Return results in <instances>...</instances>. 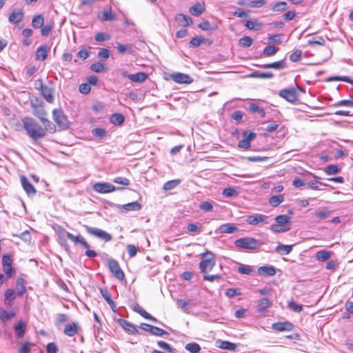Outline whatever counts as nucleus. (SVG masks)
Returning <instances> with one entry per match:
<instances>
[{"label": "nucleus", "mask_w": 353, "mask_h": 353, "mask_svg": "<svg viewBox=\"0 0 353 353\" xmlns=\"http://www.w3.org/2000/svg\"><path fill=\"white\" fill-rule=\"evenodd\" d=\"M175 21L178 23V24L181 26L185 27L189 25L192 24L193 20L192 19L183 14H178L175 16Z\"/></svg>", "instance_id": "6ab92c4d"}, {"label": "nucleus", "mask_w": 353, "mask_h": 353, "mask_svg": "<svg viewBox=\"0 0 353 353\" xmlns=\"http://www.w3.org/2000/svg\"><path fill=\"white\" fill-rule=\"evenodd\" d=\"M278 50L279 48L274 46H268L263 49V53L265 57H270L274 54Z\"/></svg>", "instance_id": "864d4df0"}, {"label": "nucleus", "mask_w": 353, "mask_h": 353, "mask_svg": "<svg viewBox=\"0 0 353 353\" xmlns=\"http://www.w3.org/2000/svg\"><path fill=\"white\" fill-rule=\"evenodd\" d=\"M23 128L27 134L34 141H37L39 139L46 137V133L43 127L39 124L34 119L31 117H24L22 119Z\"/></svg>", "instance_id": "f257e3e1"}, {"label": "nucleus", "mask_w": 353, "mask_h": 353, "mask_svg": "<svg viewBox=\"0 0 353 353\" xmlns=\"http://www.w3.org/2000/svg\"><path fill=\"white\" fill-rule=\"evenodd\" d=\"M108 264L110 271L116 279L121 281L125 280V274L116 260L110 259L108 260Z\"/></svg>", "instance_id": "0eeeda50"}, {"label": "nucleus", "mask_w": 353, "mask_h": 353, "mask_svg": "<svg viewBox=\"0 0 353 353\" xmlns=\"http://www.w3.org/2000/svg\"><path fill=\"white\" fill-rule=\"evenodd\" d=\"M262 243L253 237L246 236L236 239L234 245L242 250H255L259 249Z\"/></svg>", "instance_id": "f03ea898"}, {"label": "nucleus", "mask_w": 353, "mask_h": 353, "mask_svg": "<svg viewBox=\"0 0 353 353\" xmlns=\"http://www.w3.org/2000/svg\"><path fill=\"white\" fill-rule=\"evenodd\" d=\"M123 208L125 211H138L141 208V205L137 201H134L123 205Z\"/></svg>", "instance_id": "72a5a7b5"}, {"label": "nucleus", "mask_w": 353, "mask_h": 353, "mask_svg": "<svg viewBox=\"0 0 353 353\" xmlns=\"http://www.w3.org/2000/svg\"><path fill=\"white\" fill-rule=\"evenodd\" d=\"M118 51L119 53L124 54V53H128V54H132L133 49L132 45H123V44H118L117 47Z\"/></svg>", "instance_id": "de8ad7c7"}, {"label": "nucleus", "mask_w": 353, "mask_h": 353, "mask_svg": "<svg viewBox=\"0 0 353 353\" xmlns=\"http://www.w3.org/2000/svg\"><path fill=\"white\" fill-rule=\"evenodd\" d=\"M331 252L327 250H320L316 252V258L318 261H325L330 259Z\"/></svg>", "instance_id": "58836bf2"}, {"label": "nucleus", "mask_w": 353, "mask_h": 353, "mask_svg": "<svg viewBox=\"0 0 353 353\" xmlns=\"http://www.w3.org/2000/svg\"><path fill=\"white\" fill-rule=\"evenodd\" d=\"M80 330V327L77 322L65 325L63 333L68 336H73L77 334Z\"/></svg>", "instance_id": "f3484780"}, {"label": "nucleus", "mask_w": 353, "mask_h": 353, "mask_svg": "<svg viewBox=\"0 0 353 353\" xmlns=\"http://www.w3.org/2000/svg\"><path fill=\"white\" fill-rule=\"evenodd\" d=\"M250 77L252 78H260V79H272L274 77V74L270 72H261L258 71H254L250 75Z\"/></svg>", "instance_id": "473e14b6"}, {"label": "nucleus", "mask_w": 353, "mask_h": 353, "mask_svg": "<svg viewBox=\"0 0 353 353\" xmlns=\"http://www.w3.org/2000/svg\"><path fill=\"white\" fill-rule=\"evenodd\" d=\"M252 43V39L248 36H244L242 38H241L239 41V45L242 48H248L251 46Z\"/></svg>", "instance_id": "a18cd8bd"}, {"label": "nucleus", "mask_w": 353, "mask_h": 353, "mask_svg": "<svg viewBox=\"0 0 353 353\" xmlns=\"http://www.w3.org/2000/svg\"><path fill=\"white\" fill-rule=\"evenodd\" d=\"M337 81H342L344 82L349 83L351 85H353V79H352L350 77H346V76H333V77H329L327 80V81H328V82Z\"/></svg>", "instance_id": "e433bc0d"}, {"label": "nucleus", "mask_w": 353, "mask_h": 353, "mask_svg": "<svg viewBox=\"0 0 353 353\" xmlns=\"http://www.w3.org/2000/svg\"><path fill=\"white\" fill-rule=\"evenodd\" d=\"M266 0H255L251 1L248 3V6L251 8H261L266 4Z\"/></svg>", "instance_id": "680f3d73"}, {"label": "nucleus", "mask_w": 353, "mask_h": 353, "mask_svg": "<svg viewBox=\"0 0 353 353\" xmlns=\"http://www.w3.org/2000/svg\"><path fill=\"white\" fill-rule=\"evenodd\" d=\"M26 329V323L23 321H19L14 327L16 336L19 339L22 338L24 336Z\"/></svg>", "instance_id": "5701e85b"}, {"label": "nucleus", "mask_w": 353, "mask_h": 353, "mask_svg": "<svg viewBox=\"0 0 353 353\" xmlns=\"http://www.w3.org/2000/svg\"><path fill=\"white\" fill-rule=\"evenodd\" d=\"M252 271V268L248 265H241L238 268V272L242 274L249 275L251 274Z\"/></svg>", "instance_id": "052dcab7"}, {"label": "nucleus", "mask_w": 353, "mask_h": 353, "mask_svg": "<svg viewBox=\"0 0 353 353\" xmlns=\"http://www.w3.org/2000/svg\"><path fill=\"white\" fill-rule=\"evenodd\" d=\"M140 328L145 332L150 333L152 335L157 336H162L165 334H168V332L165 331L164 330L145 323H142L140 325Z\"/></svg>", "instance_id": "1a4fd4ad"}, {"label": "nucleus", "mask_w": 353, "mask_h": 353, "mask_svg": "<svg viewBox=\"0 0 353 353\" xmlns=\"http://www.w3.org/2000/svg\"><path fill=\"white\" fill-rule=\"evenodd\" d=\"M157 345L170 353H174L175 352V349L172 347H171L168 343L163 341H157Z\"/></svg>", "instance_id": "603ef678"}, {"label": "nucleus", "mask_w": 353, "mask_h": 353, "mask_svg": "<svg viewBox=\"0 0 353 353\" xmlns=\"http://www.w3.org/2000/svg\"><path fill=\"white\" fill-rule=\"evenodd\" d=\"M90 69L94 72H105L107 71V68L101 62H95L90 66Z\"/></svg>", "instance_id": "79ce46f5"}, {"label": "nucleus", "mask_w": 353, "mask_h": 353, "mask_svg": "<svg viewBox=\"0 0 353 353\" xmlns=\"http://www.w3.org/2000/svg\"><path fill=\"white\" fill-rule=\"evenodd\" d=\"M180 183H181V180L180 179L171 180V181H167L163 185V188L165 191L171 190L174 189L178 185L180 184Z\"/></svg>", "instance_id": "37998d69"}, {"label": "nucleus", "mask_w": 353, "mask_h": 353, "mask_svg": "<svg viewBox=\"0 0 353 353\" xmlns=\"http://www.w3.org/2000/svg\"><path fill=\"white\" fill-rule=\"evenodd\" d=\"M302 56V51L301 50H296L290 56V59L292 62H298L301 60Z\"/></svg>", "instance_id": "13d9d810"}, {"label": "nucleus", "mask_w": 353, "mask_h": 353, "mask_svg": "<svg viewBox=\"0 0 353 353\" xmlns=\"http://www.w3.org/2000/svg\"><path fill=\"white\" fill-rule=\"evenodd\" d=\"M185 348L190 353H199L201 350L200 345L195 342L187 343L185 346Z\"/></svg>", "instance_id": "a19ab883"}, {"label": "nucleus", "mask_w": 353, "mask_h": 353, "mask_svg": "<svg viewBox=\"0 0 353 353\" xmlns=\"http://www.w3.org/2000/svg\"><path fill=\"white\" fill-rule=\"evenodd\" d=\"M93 190L101 194L110 193L116 190V188L109 183H96L93 185Z\"/></svg>", "instance_id": "9b49d317"}, {"label": "nucleus", "mask_w": 353, "mask_h": 353, "mask_svg": "<svg viewBox=\"0 0 353 353\" xmlns=\"http://www.w3.org/2000/svg\"><path fill=\"white\" fill-rule=\"evenodd\" d=\"M284 201V196L281 194L274 195L269 199V203L273 207H277Z\"/></svg>", "instance_id": "f704fd0d"}, {"label": "nucleus", "mask_w": 353, "mask_h": 353, "mask_svg": "<svg viewBox=\"0 0 353 353\" xmlns=\"http://www.w3.org/2000/svg\"><path fill=\"white\" fill-rule=\"evenodd\" d=\"M125 119L123 114L114 113L110 117V121L114 125H121L123 123Z\"/></svg>", "instance_id": "ea45409f"}, {"label": "nucleus", "mask_w": 353, "mask_h": 353, "mask_svg": "<svg viewBox=\"0 0 353 353\" xmlns=\"http://www.w3.org/2000/svg\"><path fill=\"white\" fill-rule=\"evenodd\" d=\"M16 315L15 312H8L6 310L3 309H0V319L2 321H9L10 319L14 317Z\"/></svg>", "instance_id": "c03bdc74"}, {"label": "nucleus", "mask_w": 353, "mask_h": 353, "mask_svg": "<svg viewBox=\"0 0 353 353\" xmlns=\"http://www.w3.org/2000/svg\"><path fill=\"white\" fill-rule=\"evenodd\" d=\"M92 134L94 137L101 139L106 135V131L103 128H97L92 130Z\"/></svg>", "instance_id": "bf43d9fd"}, {"label": "nucleus", "mask_w": 353, "mask_h": 353, "mask_svg": "<svg viewBox=\"0 0 353 353\" xmlns=\"http://www.w3.org/2000/svg\"><path fill=\"white\" fill-rule=\"evenodd\" d=\"M199 208L205 212H210L213 209V205L209 201H204L201 203Z\"/></svg>", "instance_id": "69168bd1"}, {"label": "nucleus", "mask_w": 353, "mask_h": 353, "mask_svg": "<svg viewBox=\"0 0 353 353\" xmlns=\"http://www.w3.org/2000/svg\"><path fill=\"white\" fill-rule=\"evenodd\" d=\"M334 107H339V106H348V107H353V101L351 100H341L334 104L332 105Z\"/></svg>", "instance_id": "e2e57ef3"}, {"label": "nucleus", "mask_w": 353, "mask_h": 353, "mask_svg": "<svg viewBox=\"0 0 353 353\" xmlns=\"http://www.w3.org/2000/svg\"><path fill=\"white\" fill-rule=\"evenodd\" d=\"M239 230V228L232 223H225L221 225L218 228L219 233L232 234Z\"/></svg>", "instance_id": "412c9836"}, {"label": "nucleus", "mask_w": 353, "mask_h": 353, "mask_svg": "<svg viewBox=\"0 0 353 353\" xmlns=\"http://www.w3.org/2000/svg\"><path fill=\"white\" fill-rule=\"evenodd\" d=\"M263 67L267 69L273 68L279 70L285 68L286 67V63L285 59H283L279 61L265 64L263 65Z\"/></svg>", "instance_id": "a878e982"}, {"label": "nucleus", "mask_w": 353, "mask_h": 353, "mask_svg": "<svg viewBox=\"0 0 353 353\" xmlns=\"http://www.w3.org/2000/svg\"><path fill=\"white\" fill-rule=\"evenodd\" d=\"M12 260L8 254L3 255L2 258V265L4 272L8 278H11L15 274L12 267Z\"/></svg>", "instance_id": "9d476101"}, {"label": "nucleus", "mask_w": 353, "mask_h": 353, "mask_svg": "<svg viewBox=\"0 0 353 353\" xmlns=\"http://www.w3.org/2000/svg\"><path fill=\"white\" fill-rule=\"evenodd\" d=\"M292 250V245L279 244L276 248V252L281 254H288Z\"/></svg>", "instance_id": "c9c22d12"}, {"label": "nucleus", "mask_w": 353, "mask_h": 353, "mask_svg": "<svg viewBox=\"0 0 353 353\" xmlns=\"http://www.w3.org/2000/svg\"><path fill=\"white\" fill-rule=\"evenodd\" d=\"M279 95L290 103H295L298 101V97L295 88H290L281 90Z\"/></svg>", "instance_id": "6e6552de"}, {"label": "nucleus", "mask_w": 353, "mask_h": 353, "mask_svg": "<svg viewBox=\"0 0 353 353\" xmlns=\"http://www.w3.org/2000/svg\"><path fill=\"white\" fill-rule=\"evenodd\" d=\"M4 303L8 306L12 305V301L15 299L14 292L12 289H8L5 292Z\"/></svg>", "instance_id": "c756f323"}, {"label": "nucleus", "mask_w": 353, "mask_h": 353, "mask_svg": "<svg viewBox=\"0 0 353 353\" xmlns=\"http://www.w3.org/2000/svg\"><path fill=\"white\" fill-rule=\"evenodd\" d=\"M98 57L103 59L106 60L110 57L109 50L106 48H101L98 52Z\"/></svg>", "instance_id": "774afa93"}, {"label": "nucleus", "mask_w": 353, "mask_h": 353, "mask_svg": "<svg viewBox=\"0 0 353 353\" xmlns=\"http://www.w3.org/2000/svg\"><path fill=\"white\" fill-rule=\"evenodd\" d=\"M203 40V38L201 37H194L190 40V46L194 48L198 47L201 44Z\"/></svg>", "instance_id": "338daca9"}, {"label": "nucleus", "mask_w": 353, "mask_h": 353, "mask_svg": "<svg viewBox=\"0 0 353 353\" xmlns=\"http://www.w3.org/2000/svg\"><path fill=\"white\" fill-rule=\"evenodd\" d=\"M272 329L277 332L291 331L293 329V325L288 321L278 322L272 324Z\"/></svg>", "instance_id": "a211bd4d"}, {"label": "nucleus", "mask_w": 353, "mask_h": 353, "mask_svg": "<svg viewBox=\"0 0 353 353\" xmlns=\"http://www.w3.org/2000/svg\"><path fill=\"white\" fill-rule=\"evenodd\" d=\"M33 114L37 117L41 122L44 121L47 116V112L42 106H37L33 109Z\"/></svg>", "instance_id": "bb28decb"}, {"label": "nucleus", "mask_w": 353, "mask_h": 353, "mask_svg": "<svg viewBox=\"0 0 353 353\" xmlns=\"http://www.w3.org/2000/svg\"><path fill=\"white\" fill-rule=\"evenodd\" d=\"M23 14L21 9L15 8L10 14L8 21L12 24H17L22 21Z\"/></svg>", "instance_id": "dca6fc26"}, {"label": "nucleus", "mask_w": 353, "mask_h": 353, "mask_svg": "<svg viewBox=\"0 0 353 353\" xmlns=\"http://www.w3.org/2000/svg\"><path fill=\"white\" fill-rule=\"evenodd\" d=\"M117 322L126 332L130 334H137L139 333L136 326L130 322L123 319H119Z\"/></svg>", "instance_id": "ddd939ff"}, {"label": "nucleus", "mask_w": 353, "mask_h": 353, "mask_svg": "<svg viewBox=\"0 0 353 353\" xmlns=\"http://www.w3.org/2000/svg\"><path fill=\"white\" fill-rule=\"evenodd\" d=\"M324 171L327 174L333 175V174H336L337 173H339L340 171V169L336 165H330L327 166L326 168H325Z\"/></svg>", "instance_id": "5fc2aeb1"}, {"label": "nucleus", "mask_w": 353, "mask_h": 353, "mask_svg": "<svg viewBox=\"0 0 353 353\" xmlns=\"http://www.w3.org/2000/svg\"><path fill=\"white\" fill-rule=\"evenodd\" d=\"M172 79L178 83H190L193 79L188 74L176 72L172 75Z\"/></svg>", "instance_id": "4468645a"}, {"label": "nucleus", "mask_w": 353, "mask_h": 353, "mask_svg": "<svg viewBox=\"0 0 353 353\" xmlns=\"http://www.w3.org/2000/svg\"><path fill=\"white\" fill-rule=\"evenodd\" d=\"M223 195L225 197L230 198L238 195V191L232 187L225 188L222 192Z\"/></svg>", "instance_id": "09e8293b"}, {"label": "nucleus", "mask_w": 353, "mask_h": 353, "mask_svg": "<svg viewBox=\"0 0 353 353\" xmlns=\"http://www.w3.org/2000/svg\"><path fill=\"white\" fill-rule=\"evenodd\" d=\"M288 307L295 312H301L303 310L302 305L296 303L293 300L288 302Z\"/></svg>", "instance_id": "4d7b16f0"}, {"label": "nucleus", "mask_w": 353, "mask_h": 353, "mask_svg": "<svg viewBox=\"0 0 353 353\" xmlns=\"http://www.w3.org/2000/svg\"><path fill=\"white\" fill-rule=\"evenodd\" d=\"M44 22L43 17L41 14L36 15L32 20V26L34 28H39L43 26Z\"/></svg>", "instance_id": "4c0bfd02"}, {"label": "nucleus", "mask_w": 353, "mask_h": 353, "mask_svg": "<svg viewBox=\"0 0 353 353\" xmlns=\"http://www.w3.org/2000/svg\"><path fill=\"white\" fill-rule=\"evenodd\" d=\"M21 185H22L23 190H25V192H26L27 194L30 196V195H34L36 194V192H37L36 189L32 185V183H30L29 182L28 179H27V177L26 176L22 175L21 176Z\"/></svg>", "instance_id": "2eb2a0df"}, {"label": "nucleus", "mask_w": 353, "mask_h": 353, "mask_svg": "<svg viewBox=\"0 0 353 353\" xmlns=\"http://www.w3.org/2000/svg\"><path fill=\"white\" fill-rule=\"evenodd\" d=\"M84 228L88 234L103 240L105 242L110 241L112 239V236L110 234L101 229L90 227L86 225H84Z\"/></svg>", "instance_id": "423d86ee"}, {"label": "nucleus", "mask_w": 353, "mask_h": 353, "mask_svg": "<svg viewBox=\"0 0 353 353\" xmlns=\"http://www.w3.org/2000/svg\"><path fill=\"white\" fill-rule=\"evenodd\" d=\"M50 47L41 46L36 51L35 57L37 60L44 61L48 54Z\"/></svg>", "instance_id": "4be33fe9"}, {"label": "nucleus", "mask_w": 353, "mask_h": 353, "mask_svg": "<svg viewBox=\"0 0 353 353\" xmlns=\"http://www.w3.org/2000/svg\"><path fill=\"white\" fill-rule=\"evenodd\" d=\"M307 43L310 46H313V45L324 46L325 43V41L322 37H314V38L308 40Z\"/></svg>", "instance_id": "6e6d98bb"}, {"label": "nucleus", "mask_w": 353, "mask_h": 353, "mask_svg": "<svg viewBox=\"0 0 353 353\" xmlns=\"http://www.w3.org/2000/svg\"><path fill=\"white\" fill-rule=\"evenodd\" d=\"M216 261L214 254L210 252L207 251L202 254V260L199 263V268L202 273H205L208 271L212 270L215 265Z\"/></svg>", "instance_id": "20e7f679"}, {"label": "nucleus", "mask_w": 353, "mask_h": 353, "mask_svg": "<svg viewBox=\"0 0 353 353\" xmlns=\"http://www.w3.org/2000/svg\"><path fill=\"white\" fill-rule=\"evenodd\" d=\"M116 18L115 14H114L112 11L110 10H105L102 13V16L101 17V20L103 21H113Z\"/></svg>", "instance_id": "3c124183"}, {"label": "nucleus", "mask_w": 353, "mask_h": 353, "mask_svg": "<svg viewBox=\"0 0 353 353\" xmlns=\"http://www.w3.org/2000/svg\"><path fill=\"white\" fill-rule=\"evenodd\" d=\"M41 94L43 97V98L48 101V103H52L54 101V95H53V90L50 87L46 86L43 88V89L41 90Z\"/></svg>", "instance_id": "393cba45"}, {"label": "nucleus", "mask_w": 353, "mask_h": 353, "mask_svg": "<svg viewBox=\"0 0 353 353\" xmlns=\"http://www.w3.org/2000/svg\"><path fill=\"white\" fill-rule=\"evenodd\" d=\"M258 273L265 276H272L276 274V269L272 265L261 266L258 268Z\"/></svg>", "instance_id": "aec40b11"}, {"label": "nucleus", "mask_w": 353, "mask_h": 353, "mask_svg": "<svg viewBox=\"0 0 353 353\" xmlns=\"http://www.w3.org/2000/svg\"><path fill=\"white\" fill-rule=\"evenodd\" d=\"M245 26L249 30H259L262 27V23L257 20H248L246 21Z\"/></svg>", "instance_id": "2f4dec72"}, {"label": "nucleus", "mask_w": 353, "mask_h": 353, "mask_svg": "<svg viewBox=\"0 0 353 353\" xmlns=\"http://www.w3.org/2000/svg\"><path fill=\"white\" fill-rule=\"evenodd\" d=\"M218 347L223 350H228L232 351L235 350L236 347L234 343L226 341H221L220 345Z\"/></svg>", "instance_id": "8fccbe9b"}, {"label": "nucleus", "mask_w": 353, "mask_h": 353, "mask_svg": "<svg viewBox=\"0 0 353 353\" xmlns=\"http://www.w3.org/2000/svg\"><path fill=\"white\" fill-rule=\"evenodd\" d=\"M287 5L285 1L276 2L272 6V10L276 12H282L287 9Z\"/></svg>", "instance_id": "49530a36"}, {"label": "nucleus", "mask_w": 353, "mask_h": 353, "mask_svg": "<svg viewBox=\"0 0 353 353\" xmlns=\"http://www.w3.org/2000/svg\"><path fill=\"white\" fill-rule=\"evenodd\" d=\"M268 216L261 214H256L254 215L248 216L245 219V221L250 225H256L260 223H268Z\"/></svg>", "instance_id": "f8f14e48"}, {"label": "nucleus", "mask_w": 353, "mask_h": 353, "mask_svg": "<svg viewBox=\"0 0 353 353\" xmlns=\"http://www.w3.org/2000/svg\"><path fill=\"white\" fill-rule=\"evenodd\" d=\"M94 39L98 42H103L109 40L110 36L103 32H99L95 34Z\"/></svg>", "instance_id": "0e129e2a"}, {"label": "nucleus", "mask_w": 353, "mask_h": 353, "mask_svg": "<svg viewBox=\"0 0 353 353\" xmlns=\"http://www.w3.org/2000/svg\"><path fill=\"white\" fill-rule=\"evenodd\" d=\"M271 303L269 299L263 298L258 301L257 311L263 312L270 305Z\"/></svg>", "instance_id": "7c9ffc66"}, {"label": "nucleus", "mask_w": 353, "mask_h": 353, "mask_svg": "<svg viewBox=\"0 0 353 353\" xmlns=\"http://www.w3.org/2000/svg\"><path fill=\"white\" fill-rule=\"evenodd\" d=\"M205 11V5L204 3H196L192 6L190 9V13L193 15L198 17L201 15Z\"/></svg>", "instance_id": "b1692460"}, {"label": "nucleus", "mask_w": 353, "mask_h": 353, "mask_svg": "<svg viewBox=\"0 0 353 353\" xmlns=\"http://www.w3.org/2000/svg\"><path fill=\"white\" fill-rule=\"evenodd\" d=\"M43 125V130L44 133H54L56 132V126L55 125L49 121L48 119H46L44 121L41 122Z\"/></svg>", "instance_id": "c85d7f7f"}, {"label": "nucleus", "mask_w": 353, "mask_h": 353, "mask_svg": "<svg viewBox=\"0 0 353 353\" xmlns=\"http://www.w3.org/2000/svg\"><path fill=\"white\" fill-rule=\"evenodd\" d=\"M276 223L272 224L270 230L275 233L285 232L290 230V227L287 225L291 221V217L286 215L282 214L279 215L274 219Z\"/></svg>", "instance_id": "7ed1b4c3"}, {"label": "nucleus", "mask_w": 353, "mask_h": 353, "mask_svg": "<svg viewBox=\"0 0 353 353\" xmlns=\"http://www.w3.org/2000/svg\"><path fill=\"white\" fill-rule=\"evenodd\" d=\"M148 75L145 72H137L128 76V79L133 82L142 83L147 79Z\"/></svg>", "instance_id": "cd10ccee"}, {"label": "nucleus", "mask_w": 353, "mask_h": 353, "mask_svg": "<svg viewBox=\"0 0 353 353\" xmlns=\"http://www.w3.org/2000/svg\"><path fill=\"white\" fill-rule=\"evenodd\" d=\"M52 116L54 122L61 130H65L69 127V121L67 116L61 109H54L52 111Z\"/></svg>", "instance_id": "39448f33"}]
</instances>
